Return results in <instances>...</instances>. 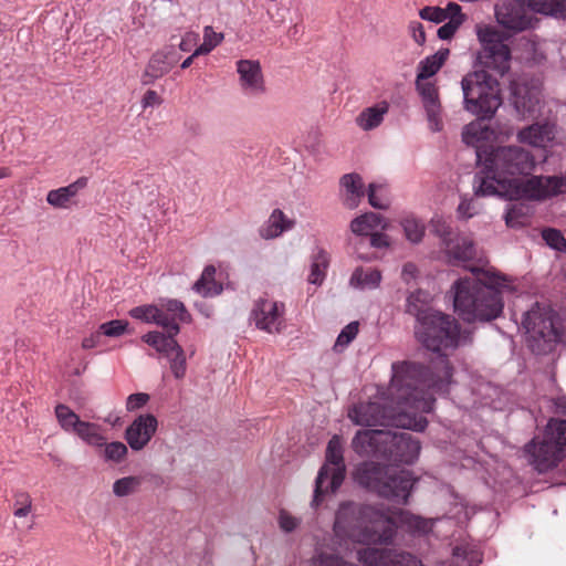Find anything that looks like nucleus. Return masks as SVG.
<instances>
[{"mask_svg":"<svg viewBox=\"0 0 566 566\" xmlns=\"http://www.w3.org/2000/svg\"><path fill=\"white\" fill-rule=\"evenodd\" d=\"M24 506H19L14 509V515L17 517H24L31 512L32 500L30 496H24Z\"/></svg>","mask_w":566,"mask_h":566,"instance_id":"338daca9","label":"nucleus"},{"mask_svg":"<svg viewBox=\"0 0 566 566\" xmlns=\"http://www.w3.org/2000/svg\"><path fill=\"white\" fill-rule=\"evenodd\" d=\"M378 229H387V223L379 213L375 212L361 214L350 222L352 232L363 238L370 237L371 233L377 232Z\"/></svg>","mask_w":566,"mask_h":566,"instance_id":"393cba45","label":"nucleus"},{"mask_svg":"<svg viewBox=\"0 0 566 566\" xmlns=\"http://www.w3.org/2000/svg\"><path fill=\"white\" fill-rule=\"evenodd\" d=\"M433 521L385 504L342 502L336 511L334 533L358 544L391 545L399 528L417 535L432 531Z\"/></svg>","mask_w":566,"mask_h":566,"instance_id":"f03ea898","label":"nucleus"},{"mask_svg":"<svg viewBox=\"0 0 566 566\" xmlns=\"http://www.w3.org/2000/svg\"><path fill=\"white\" fill-rule=\"evenodd\" d=\"M55 416L62 429L69 432H74L82 422L80 417L69 406L63 403H59L55 407Z\"/></svg>","mask_w":566,"mask_h":566,"instance_id":"4c0bfd02","label":"nucleus"},{"mask_svg":"<svg viewBox=\"0 0 566 566\" xmlns=\"http://www.w3.org/2000/svg\"><path fill=\"white\" fill-rule=\"evenodd\" d=\"M449 56V50H440L437 53L427 56L418 64L417 80H429L436 75L446 63Z\"/></svg>","mask_w":566,"mask_h":566,"instance_id":"7c9ffc66","label":"nucleus"},{"mask_svg":"<svg viewBox=\"0 0 566 566\" xmlns=\"http://www.w3.org/2000/svg\"><path fill=\"white\" fill-rule=\"evenodd\" d=\"M530 462L538 472H546L566 458V420L551 419L542 441L533 439L525 446Z\"/></svg>","mask_w":566,"mask_h":566,"instance_id":"1a4fd4ad","label":"nucleus"},{"mask_svg":"<svg viewBox=\"0 0 566 566\" xmlns=\"http://www.w3.org/2000/svg\"><path fill=\"white\" fill-rule=\"evenodd\" d=\"M505 222L510 228H521L528 222V208L522 203H513L505 213Z\"/></svg>","mask_w":566,"mask_h":566,"instance_id":"58836bf2","label":"nucleus"},{"mask_svg":"<svg viewBox=\"0 0 566 566\" xmlns=\"http://www.w3.org/2000/svg\"><path fill=\"white\" fill-rule=\"evenodd\" d=\"M223 40V34L214 32L212 27H206L203 30V41L210 45V48L218 46Z\"/></svg>","mask_w":566,"mask_h":566,"instance_id":"052dcab7","label":"nucleus"},{"mask_svg":"<svg viewBox=\"0 0 566 566\" xmlns=\"http://www.w3.org/2000/svg\"><path fill=\"white\" fill-rule=\"evenodd\" d=\"M388 109L389 104L386 101L368 107L357 116V125L364 130L374 129L381 124L384 115L388 113Z\"/></svg>","mask_w":566,"mask_h":566,"instance_id":"c85d7f7f","label":"nucleus"},{"mask_svg":"<svg viewBox=\"0 0 566 566\" xmlns=\"http://www.w3.org/2000/svg\"><path fill=\"white\" fill-rule=\"evenodd\" d=\"M381 281V274L377 269L357 268L350 277V285L359 289H376Z\"/></svg>","mask_w":566,"mask_h":566,"instance_id":"72a5a7b5","label":"nucleus"},{"mask_svg":"<svg viewBox=\"0 0 566 566\" xmlns=\"http://www.w3.org/2000/svg\"><path fill=\"white\" fill-rule=\"evenodd\" d=\"M419 15L423 20H428L434 23H441L446 21L444 11L440 7H424L419 11Z\"/></svg>","mask_w":566,"mask_h":566,"instance_id":"3c124183","label":"nucleus"},{"mask_svg":"<svg viewBox=\"0 0 566 566\" xmlns=\"http://www.w3.org/2000/svg\"><path fill=\"white\" fill-rule=\"evenodd\" d=\"M158 307L167 321V325H161L166 332L178 334L180 331L179 323H188L190 321V314L184 303L178 300L163 301Z\"/></svg>","mask_w":566,"mask_h":566,"instance_id":"aec40b11","label":"nucleus"},{"mask_svg":"<svg viewBox=\"0 0 566 566\" xmlns=\"http://www.w3.org/2000/svg\"><path fill=\"white\" fill-rule=\"evenodd\" d=\"M463 22L461 21H458V20H449L447 23H444L443 25H441L439 29H438V36L441 39V40H450L454 33L458 31V29L461 27Z\"/></svg>","mask_w":566,"mask_h":566,"instance_id":"4d7b16f0","label":"nucleus"},{"mask_svg":"<svg viewBox=\"0 0 566 566\" xmlns=\"http://www.w3.org/2000/svg\"><path fill=\"white\" fill-rule=\"evenodd\" d=\"M394 566H423L421 560L405 551L395 549Z\"/></svg>","mask_w":566,"mask_h":566,"instance_id":"8fccbe9b","label":"nucleus"},{"mask_svg":"<svg viewBox=\"0 0 566 566\" xmlns=\"http://www.w3.org/2000/svg\"><path fill=\"white\" fill-rule=\"evenodd\" d=\"M343 444L338 436H334L326 448V463L319 469L314 489L312 506L317 507L329 493H335L345 479Z\"/></svg>","mask_w":566,"mask_h":566,"instance_id":"9d476101","label":"nucleus"},{"mask_svg":"<svg viewBox=\"0 0 566 566\" xmlns=\"http://www.w3.org/2000/svg\"><path fill=\"white\" fill-rule=\"evenodd\" d=\"M444 11L446 20L449 19L453 21L454 19L461 22H464L465 15L462 13L461 7L455 2H450L446 8H442Z\"/></svg>","mask_w":566,"mask_h":566,"instance_id":"bf43d9fd","label":"nucleus"},{"mask_svg":"<svg viewBox=\"0 0 566 566\" xmlns=\"http://www.w3.org/2000/svg\"><path fill=\"white\" fill-rule=\"evenodd\" d=\"M431 226L433 228V231L440 237L443 239V241L446 242V244L448 242H451L452 240L449 238L450 234H451V229L449 227V224L442 220L441 218H433L431 220Z\"/></svg>","mask_w":566,"mask_h":566,"instance_id":"6e6d98bb","label":"nucleus"},{"mask_svg":"<svg viewBox=\"0 0 566 566\" xmlns=\"http://www.w3.org/2000/svg\"><path fill=\"white\" fill-rule=\"evenodd\" d=\"M129 315L146 323H156L159 326L167 325V323H164L167 321L157 305L136 306L129 311Z\"/></svg>","mask_w":566,"mask_h":566,"instance_id":"c9c22d12","label":"nucleus"},{"mask_svg":"<svg viewBox=\"0 0 566 566\" xmlns=\"http://www.w3.org/2000/svg\"><path fill=\"white\" fill-rule=\"evenodd\" d=\"M554 127L553 125L545 124H533L517 134L520 143L528 144L533 147H546L554 139Z\"/></svg>","mask_w":566,"mask_h":566,"instance_id":"412c9836","label":"nucleus"},{"mask_svg":"<svg viewBox=\"0 0 566 566\" xmlns=\"http://www.w3.org/2000/svg\"><path fill=\"white\" fill-rule=\"evenodd\" d=\"M213 50V48H210L209 44H207L205 41L202 44H200L193 52V56L205 55L210 53Z\"/></svg>","mask_w":566,"mask_h":566,"instance_id":"774afa93","label":"nucleus"},{"mask_svg":"<svg viewBox=\"0 0 566 566\" xmlns=\"http://www.w3.org/2000/svg\"><path fill=\"white\" fill-rule=\"evenodd\" d=\"M140 476H125L118 479L113 484V492L116 496H127L135 493L142 484Z\"/></svg>","mask_w":566,"mask_h":566,"instance_id":"ea45409f","label":"nucleus"},{"mask_svg":"<svg viewBox=\"0 0 566 566\" xmlns=\"http://www.w3.org/2000/svg\"><path fill=\"white\" fill-rule=\"evenodd\" d=\"M340 186L345 190L344 203L347 208L354 209L364 197V184L358 174H347L340 179Z\"/></svg>","mask_w":566,"mask_h":566,"instance_id":"bb28decb","label":"nucleus"},{"mask_svg":"<svg viewBox=\"0 0 566 566\" xmlns=\"http://www.w3.org/2000/svg\"><path fill=\"white\" fill-rule=\"evenodd\" d=\"M513 95L515 107L523 116L531 114L534 111V106L537 103V99H535L532 95H528L527 97L522 96L518 86L513 88Z\"/></svg>","mask_w":566,"mask_h":566,"instance_id":"c03bdc74","label":"nucleus"},{"mask_svg":"<svg viewBox=\"0 0 566 566\" xmlns=\"http://www.w3.org/2000/svg\"><path fill=\"white\" fill-rule=\"evenodd\" d=\"M149 400V395L144 392L132 394L126 400V409L128 411H135L144 407Z\"/></svg>","mask_w":566,"mask_h":566,"instance_id":"5fc2aeb1","label":"nucleus"},{"mask_svg":"<svg viewBox=\"0 0 566 566\" xmlns=\"http://www.w3.org/2000/svg\"><path fill=\"white\" fill-rule=\"evenodd\" d=\"M128 323L122 319H114L99 325L103 336L118 337L126 332Z\"/></svg>","mask_w":566,"mask_h":566,"instance_id":"de8ad7c7","label":"nucleus"},{"mask_svg":"<svg viewBox=\"0 0 566 566\" xmlns=\"http://www.w3.org/2000/svg\"><path fill=\"white\" fill-rule=\"evenodd\" d=\"M427 296L426 293L417 291L407 298L406 312L417 317L415 333L418 340L436 353L455 349L462 338L458 321L428 308Z\"/></svg>","mask_w":566,"mask_h":566,"instance_id":"39448f33","label":"nucleus"},{"mask_svg":"<svg viewBox=\"0 0 566 566\" xmlns=\"http://www.w3.org/2000/svg\"><path fill=\"white\" fill-rule=\"evenodd\" d=\"M216 268L207 265L200 279L193 284V290L203 297H212L222 292V285L214 280Z\"/></svg>","mask_w":566,"mask_h":566,"instance_id":"c756f323","label":"nucleus"},{"mask_svg":"<svg viewBox=\"0 0 566 566\" xmlns=\"http://www.w3.org/2000/svg\"><path fill=\"white\" fill-rule=\"evenodd\" d=\"M522 325L533 340H543L545 344L562 340L565 333L556 313L549 306L538 303L524 314Z\"/></svg>","mask_w":566,"mask_h":566,"instance_id":"9b49d317","label":"nucleus"},{"mask_svg":"<svg viewBox=\"0 0 566 566\" xmlns=\"http://www.w3.org/2000/svg\"><path fill=\"white\" fill-rule=\"evenodd\" d=\"M157 426L156 417L150 413L137 417L125 432L129 447L135 451L144 449L155 434Z\"/></svg>","mask_w":566,"mask_h":566,"instance_id":"f3484780","label":"nucleus"},{"mask_svg":"<svg viewBox=\"0 0 566 566\" xmlns=\"http://www.w3.org/2000/svg\"><path fill=\"white\" fill-rule=\"evenodd\" d=\"M542 237L551 248L566 251V240L559 230L545 229L542 232Z\"/></svg>","mask_w":566,"mask_h":566,"instance_id":"49530a36","label":"nucleus"},{"mask_svg":"<svg viewBox=\"0 0 566 566\" xmlns=\"http://www.w3.org/2000/svg\"><path fill=\"white\" fill-rule=\"evenodd\" d=\"M170 361V369L174 376L178 379L182 378L186 374V355L182 347L179 345L172 353L171 357H167Z\"/></svg>","mask_w":566,"mask_h":566,"instance_id":"37998d69","label":"nucleus"},{"mask_svg":"<svg viewBox=\"0 0 566 566\" xmlns=\"http://www.w3.org/2000/svg\"><path fill=\"white\" fill-rule=\"evenodd\" d=\"M198 40H199L198 33H193V32L187 33L182 38V40L179 44V48L181 51L188 52L191 50V46L197 43Z\"/></svg>","mask_w":566,"mask_h":566,"instance_id":"69168bd1","label":"nucleus"},{"mask_svg":"<svg viewBox=\"0 0 566 566\" xmlns=\"http://www.w3.org/2000/svg\"><path fill=\"white\" fill-rule=\"evenodd\" d=\"M535 13L566 19V0H500L495 6L499 23L515 32L534 28Z\"/></svg>","mask_w":566,"mask_h":566,"instance_id":"0eeeda50","label":"nucleus"},{"mask_svg":"<svg viewBox=\"0 0 566 566\" xmlns=\"http://www.w3.org/2000/svg\"><path fill=\"white\" fill-rule=\"evenodd\" d=\"M391 370L390 384L382 392L384 403L359 402L349 409L348 417L358 426H394L423 431L428 420L417 412L429 413L434 403V398L424 389L438 394L448 391L452 378L449 359L444 355L430 368L412 361H396Z\"/></svg>","mask_w":566,"mask_h":566,"instance_id":"f257e3e1","label":"nucleus"},{"mask_svg":"<svg viewBox=\"0 0 566 566\" xmlns=\"http://www.w3.org/2000/svg\"><path fill=\"white\" fill-rule=\"evenodd\" d=\"M294 226L293 219L287 218L281 209H274L268 221L259 229V234L264 240H271L293 229Z\"/></svg>","mask_w":566,"mask_h":566,"instance_id":"5701e85b","label":"nucleus"},{"mask_svg":"<svg viewBox=\"0 0 566 566\" xmlns=\"http://www.w3.org/2000/svg\"><path fill=\"white\" fill-rule=\"evenodd\" d=\"M240 85L247 95H261L265 92L264 78L259 61L239 60L237 62Z\"/></svg>","mask_w":566,"mask_h":566,"instance_id":"a211bd4d","label":"nucleus"},{"mask_svg":"<svg viewBox=\"0 0 566 566\" xmlns=\"http://www.w3.org/2000/svg\"><path fill=\"white\" fill-rule=\"evenodd\" d=\"M454 556H463L468 559L464 566H478L481 560V554L478 551L469 549L467 547L457 546L453 552Z\"/></svg>","mask_w":566,"mask_h":566,"instance_id":"603ef678","label":"nucleus"},{"mask_svg":"<svg viewBox=\"0 0 566 566\" xmlns=\"http://www.w3.org/2000/svg\"><path fill=\"white\" fill-rule=\"evenodd\" d=\"M328 264V253L324 250H318V252L315 253L312 258L308 282L316 285L322 284L325 279Z\"/></svg>","mask_w":566,"mask_h":566,"instance_id":"f704fd0d","label":"nucleus"},{"mask_svg":"<svg viewBox=\"0 0 566 566\" xmlns=\"http://www.w3.org/2000/svg\"><path fill=\"white\" fill-rule=\"evenodd\" d=\"M87 182L88 179L86 177H80L74 182L65 187L50 190L46 195V201L54 208L67 209L71 206L72 199L80 190L87 186Z\"/></svg>","mask_w":566,"mask_h":566,"instance_id":"4be33fe9","label":"nucleus"},{"mask_svg":"<svg viewBox=\"0 0 566 566\" xmlns=\"http://www.w3.org/2000/svg\"><path fill=\"white\" fill-rule=\"evenodd\" d=\"M420 449V442L410 433L390 431L384 452H388L395 461L411 464L418 459Z\"/></svg>","mask_w":566,"mask_h":566,"instance_id":"2eb2a0df","label":"nucleus"},{"mask_svg":"<svg viewBox=\"0 0 566 566\" xmlns=\"http://www.w3.org/2000/svg\"><path fill=\"white\" fill-rule=\"evenodd\" d=\"M368 201L376 209H386L389 206L385 188L376 184H370L368 187Z\"/></svg>","mask_w":566,"mask_h":566,"instance_id":"79ce46f5","label":"nucleus"},{"mask_svg":"<svg viewBox=\"0 0 566 566\" xmlns=\"http://www.w3.org/2000/svg\"><path fill=\"white\" fill-rule=\"evenodd\" d=\"M396 548L365 547L357 552L359 562L367 566H394Z\"/></svg>","mask_w":566,"mask_h":566,"instance_id":"a878e982","label":"nucleus"},{"mask_svg":"<svg viewBox=\"0 0 566 566\" xmlns=\"http://www.w3.org/2000/svg\"><path fill=\"white\" fill-rule=\"evenodd\" d=\"M504 192L512 197H525V199L544 200L549 197L566 193L565 176H533L524 184H507L502 186Z\"/></svg>","mask_w":566,"mask_h":566,"instance_id":"ddd939ff","label":"nucleus"},{"mask_svg":"<svg viewBox=\"0 0 566 566\" xmlns=\"http://www.w3.org/2000/svg\"><path fill=\"white\" fill-rule=\"evenodd\" d=\"M358 322H352L346 325L339 333L335 346L345 347L347 346L358 334Z\"/></svg>","mask_w":566,"mask_h":566,"instance_id":"09e8293b","label":"nucleus"},{"mask_svg":"<svg viewBox=\"0 0 566 566\" xmlns=\"http://www.w3.org/2000/svg\"><path fill=\"white\" fill-rule=\"evenodd\" d=\"M353 475L360 486L398 504L408 503L417 481L408 470L374 461L360 463Z\"/></svg>","mask_w":566,"mask_h":566,"instance_id":"423d86ee","label":"nucleus"},{"mask_svg":"<svg viewBox=\"0 0 566 566\" xmlns=\"http://www.w3.org/2000/svg\"><path fill=\"white\" fill-rule=\"evenodd\" d=\"M534 156L518 146L497 147L485 158L484 168L474 177L478 196H499L510 200L524 197H512L504 192L502 186L524 184L518 176H528L535 169Z\"/></svg>","mask_w":566,"mask_h":566,"instance_id":"20e7f679","label":"nucleus"},{"mask_svg":"<svg viewBox=\"0 0 566 566\" xmlns=\"http://www.w3.org/2000/svg\"><path fill=\"white\" fill-rule=\"evenodd\" d=\"M401 226L403 228L405 235L409 241L417 243L422 239L424 227L417 219L411 217L405 218L401 221Z\"/></svg>","mask_w":566,"mask_h":566,"instance_id":"a19ab883","label":"nucleus"},{"mask_svg":"<svg viewBox=\"0 0 566 566\" xmlns=\"http://www.w3.org/2000/svg\"><path fill=\"white\" fill-rule=\"evenodd\" d=\"M176 335L170 332L166 334L161 332H149L143 335L142 339L158 353L164 354L166 357H171L174 350L179 346L176 340Z\"/></svg>","mask_w":566,"mask_h":566,"instance_id":"cd10ccee","label":"nucleus"},{"mask_svg":"<svg viewBox=\"0 0 566 566\" xmlns=\"http://www.w3.org/2000/svg\"><path fill=\"white\" fill-rule=\"evenodd\" d=\"M447 251L450 258L458 262L470 261L475 255L473 241L467 237H458L454 241L448 242Z\"/></svg>","mask_w":566,"mask_h":566,"instance_id":"2f4dec72","label":"nucleus"},{"mask_svg":"<svg viewBox=\"0 0 566 566\" xmlns=\"http://www.w3.org/2000/svg\"><path fill=\"white\" fill-rule=\"evenodd\" d=\"M284 305L269 298L255 301L251 318L255 326L268 333L279 332L283 322Z\"/></svg>","mask_w":566,"mask_h":566,"instance_id":"4468645a","label":"nucleus"},{"mask_svg":"<svg viewBox=\"0 0 566 566\" xmlns=\"http://www.w3.org/2000/svg\"><path fill=\"white\" fill-rule=\"evenodd\" d=\"M464 109L479 117L490 119L502 104L500 84L486 71L468 73L461 81Z\"/></svg>","mask_w":566,"mask_h":566,"instance_id":"6e6552de","label":"nucleus"},{"mask_svg":"<svg viewBox=\"0 0 566 566\" xmlns=\"http://www.w3.org/2000/svg\"><path fill=\"white\" fill-rule=\"evenodd\" d=\"M409 32L413 39V41L418 45H423L426 42V32L421 22L411 21L409 24Z\"/></svg>","mask_w":566,"mask_h":566,"instance_id":"13d9d810","label":"nucleus"},{"mask_svg":"<svg viewBox=\"0 0 566 566\" xmlns=\"http://www.w3.org/2000/svg\"><path fill=\"white\" fill-rule=\"evenodd\" d=\"M390 437V430L366 429L359 430L353 441V449L359 454H369L371 452L382 451Z\"/></svg>","mask_w":566,"mask_h":566,"instance_id":"6ab92c4d","label":"nucleus"},{"mask_svg":"<svg viewBox=\"0 0 566 566\" xmlns=\"http://www.w3.org/2000/svg\"><path fill=\"white\" fill-rule=\"evenodd\" d=\"M163 103V98L158 95V93L154 90H148L142 99V105L144 108L153 107L160 105Z\"/></svg>","mask_w":566,"mask_h":566,"instance_id":"e2e57ef3","label":"nucleus"},{"mask_svg":"<svg viewBox=\"0 0 566 566\" xmlns=\"http://www.w3.org/2000/svg\"><path fill=\"white\" fill-rule=\"evenodd\" d=\"M492 135V130L481 120H475L465 126L462 138L467 145L481 148L480 143L488 140Z\"/></svg>","mask_w":566,"mask_h":566,"instance_id":"473e14b6","label":"nucleus"},{"mask_svg":"<svg viewBox=\"0 0 566 566\" xmlns=\"http://www.w3.org/2000/svg\"><path fill=\"white\" fill-rule=\"evenodd\" d=\"M506 279L493 272H484L483 280L461 277L452 285L454 310L467 323L491 322L497 318L504 308V301L499 286H504Z\"/></svg>","mask_w":566,"mask_h":566,"instance_id":"7ed1b4c3","label":"nucleus"},{"mask_svg":"<svg viewBox=\"0 0 566 566\" xmlns=\"http://www.w3.org/2000/svg\"><path fill=\"white\" fill-rule=\"evenodd\" d=\"M415 84L426 109L430 128L434 132L441 130V103L439 97V88L436 82L416 78Z\"/></svg>","mask_w":566,"mask_h":566,"instance_id":"dca6fc26","label":"nucleus"},{"mask_svg":"<svg viewBox=\"0 0 566 566\" xmlns=\"http://www.w3.org/2000/svg\"><path fill=\"white\" fill-rule=\"evenodd\" d=\"M74 433L91 446L103 447L105 444V438L101 434L96 423L82 421Z\"/></svg>","mask_w":566,"mask_h":566,"instance_id":"e433bc0d","label":"nucleus"},{"mask_svg":"<svg viewBox=\"0 0 566 566\" xmlns=\"http://www.w3.org/2000/svg\"><path fill=\"white\" fill-rule=\"evenodd\" d=\"M102 336L103 334L98 328L96 332L92 333L90 336L82 340V347L84 349H92L97 347L101 344Z\"/></svg>","mask_w":566,"mask_h":566,"instance_id":"0e129e2a","label":"nucleus"},{"mask_svg":"<svg viewBox=\"0 0 566 566\" xmlns=\"http://www.w3.org/2000/svg\"><path fill=\"white\" fill-rule=\"evenodd\" d=\"M478 39L482 44L478 59L486 67L504 75L510 69L511 51L501 38L497 30L492 27H480Z\"/></svg>","mask_w":566,"mask_h":566,"instance_id":"f8f14e48","label":"nucleus"},{"mask_svg":"<svg viewBox=\"0 0 566 566\" xmlns=\"http://www.w3.org/2000/svg\"><path fill=\"white\" fill-rule=\"evenodd\" d=\"M104 446H105L104 458L107 461H113V462L118 463L124 460V458L126 457V454L128 452L127 447L123 442H119V441L105 443Z\"/></svg>","mask_w":566,"mask_h":566,"instance_id":"a18cd8bd","label":"nucleus"},{"mask_svg":"<svg viewBox=\"0 0 566 566\" xmlns=\"http://www.w3.org/2000/svg\"><path fill=\"white\" fill-rule=\"evenodd\" d=\"M279 525L282 531L290 533L300 525V520L292 516L289 512L282 510L279 514Z\"/></svg>","mask_w":566,"mask_h":566,"instance_id":"864d4df0","label":"nucleus"},{"mask_svg":"<svg viewBox=\"0 0 566 566\" xmlns=\"http://www.w3.org/2000/svg\"><path fill=\"white\" fill-rule=\"evenodd\" d=\"M369 245L376 249H382L389 247V238L382 232H375L368 239Z\"/></svg>","mask_w":566,"mask_h":566,"instance_id":"680f3d73","label":"nucleus"},{"mask_svg":"<svg viewBox=\"0 0 566 566\" xmlns=\"http://www.w3.org/2000/svg\"><path fill=\"white\" fill-rule=\"evenodd\" d=\"M174 63L175 61L170 57L169 53H155L150 57L144 73L142 74L143 85H150L156 80L163 77L171 70Z\"/></svg>","mask_w":566,"mask_h":566,"instance_id":"b1692460","label":"nucleus"}]
</instances>
